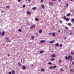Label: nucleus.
Returning <instances> with one entry per match:
<instances>
[{"mask_svg": "<svg viewBox=\"0 0 74 74\" xmlns=\"http://www.w3.org/2000/svg\"><path fill=\"white\" fill-rule=\"evenodd\" d=\"M51 57L52 58H55L56 57V55L55 54H53L51 56Z\"/></svg>", "mask_w": 74, "mask_h": 74, "instance_id": "nucleus-1", "label": "nucleus"}, {"mask_svg": "<svg viewBox=\"0 0 74 74\" xmlns=\"http://www.w3.org/2000/svg\"><path fill=\"white\" fill-rule=\"evenodd\" d=\"M35 27V26L34 25H32L30 28V29H34Z\"/></svg>", "mask_w": 74, "mask_h": 74, "instance_id": "nucleus-2", "label": "nucleus"}, {"mask_svg": "<svg viewBox=\"0 0 74 74\" xmlns=\"http://www.w3.org/2000/svg\"><path fill=\"white\" fill-rule=\"evenodd\" d=\"M68 6H69V3H66V6H65V7L66 8H67Z\"/></svg>", "mask_w": 74, "mask_h": 74, "instance_id": "nucleus-3", "label": "nucleus"}, {"mask_svg": "<svg viewBox=\"0 0 74 74\" xmlns=\"http://www.w3.org/2000/svg\"><path fill=\"white\" fill-rule=\"evenodd\" d=\"M49 5H53V3L52 2H50L49 3Z\"/></svg>", "mask_w": 74, "mask_h": 74, "instance_id": "nucleus-4", "label": "nucleus"}, {"mask_svg": "<svg viewBox=\"0 0 74 74\" xmlns=\"http://www.w3.org/2000/svg\"><path fill=\"white\" fill-rule=\"evenodd\" d=\"M54 41H55V40H52L51 41H50L49 42V43L50 44H53V42H54Z\"/></svg>", "mask_w": 74, "mask_h": 74, "instance_id": "nucleus-5", "label": "nucleus"}, {"mask_svg": "<svg viewBox=\"0 0 74 74\" xmlns=\"http://www.w3.org/2000/svg\"><path fill=\"white\" fill-rule=\"evenodd\" d=\"M45 40H42L40 41V43H44L45 42Z\"/></svg>", "mask_w": 74, "mask_h": 74, "instance_id": "nucleus-6", "label": "nucleus"}, {"mask_svg": "<svg viewBox=\"0 0 74 74\" xmlns=\"http://www.w3.org/2000/svg\"><path fill=\"white\" fill-rule=\"evenodd\" d=\"M4 34H5V32L4 31H3L2 33V36H3L4 35Z\"/></svg>", "mask_w": 74, "mask_h": 74, "instance_id": "nucleus-7", "label": "nucleus"}, {"mask_svg": "<svg viewBox=\"0 0 74 74\" xmlns=\"http://www.w3.org/2000/svg\"><path fill=\"white\" fill-rule=\"evenodd\" d=\"M22 69L24 70H25L26 69V67L25 66H22Z\"/></svg>", "mask_w": 74, "mask_h": 74, "instance_id": "nucleus-8", "label": "nucleus"}, {"mask_svg": "<svg viewBox=\"0 0 74 74\" xmlns=\"http://www.w3.org/2000/svg\"><path fill=\"white\" fill-rule=\"evenodd\" d=\"M41 7L42 8H44V5L43 4H42L41 5Z\"/></svg>", "mask_w": 74, "mask_h": 74, "instance_id": "nucleus-9", "label": "nucleus"}, {"mask_svg": "<svg viewBox=\"0 0 74 74\" xmlns=\"http://www.w3.org/2000/svg\"><path fill=\"white\" fill-rule=\"evenodd\" d=\"M15 71H14V70H12V74H15Z\"/></svg>", "mask_w": 74, "mask_h": 74, "instance_id": "nucleus-10", "label": "nucleus"}, {"mask_svg": "<svg viewBox=\"0 0 74 74\" xmlns=\"http://www.w3.org/2000/svg\"><path fill=\"white\" fill-rule=\"evenodd\" d=\"M39 53H44V51L42 50L40 51Z\"/></svg>", "mask_w": 74, "mask_h": 74, "instance_id": "nucleus-11", "label": "nucleus"}, {"mask_svg": "<svg viewBox=\"0 0 74 74\" xmlns=\"http://www.w3.org/2000/svg\"><path fill=\"white\" fill-rule=\"evenodd\" d=\"M71 58H72V56H68L69 59H70Z\"/></svg>", "mask_w": 74, "mask_h": 74, "instance_id": "nucleus-12", "label": "nucleus"}, {"mask_svg": "<svg viewBox=\"0 0 74 74\" xmlns=\"http://www.w3.org/2000/svg\"><path fill=\"white\" fill-rule=\"evenodd\" d=\"M27 14L28 15H30L31 14V13H30L29 11H27Z\"/></svg>", "mask_w": 74, "mask_h": 74, "instance_id": "nucleus-13", "label": "nucleus"}, {"mask_svg": "<svg viewBox=\"0 0 74 74\" xmlns=\"http://www.w3.org/2000/svg\"><path fill=\"white\" fill-rule=\"evenodd\" d=\"M59 43H56L55 45L56 46V47H58V46H59Z\"/></svg>", "mask_w": 74, "mask_h": 74, "instance_id": "nucleus-14", "label": "nucleus"}, {"mask_svg": "<svg viewBox=\"0 0 74 74\" xmlns=\"http://www.w3.org/2000/svg\"><path fill=\"white\" fill-rule=\"evenodd\" d=\"M71 14V13L67 14H66V16H70Z\"/></svg>", "mask_w": 74, "mask_h": 74, "instance_id": "nucleus-15", "label": "nucleus"}, {"mask_svg": "<svg viewBox=\"0 0 74 74\" xmlns=\"http://www.w3.org/2000/svg\"><path fill=\"white\" fill-rule=\"evenodd\" d=\"M32 10H36V7H34V8H32Z\"/></svg>", "mask_w": 74, "mask_h": 74, "instance_id": "nucleus-16", "label": "nucleus"}, {"mask_svg": "<svg viewBox=\"0 0 74 74\" xmlns=\"http://www.w3.org/2000/svg\"><path fill=\"white\" fill-rule=\"evenodd\" d=\"M41 71H44L45 70V69L44 68H42L41 69Z\"/></svg>", "mask_w": 74, "mask_h": 74, "instance_id": "nucleus-17", "label": "nucleus"}, {"mask_svg": "<svg viewBox=\"0 0 74 74\" xmlns=\"http://www.w3.org/2000/svg\"><path fill=\"white\" fill-rule=\"evenodd\" d=\"M35 21H39V20L38 19V18H35Z\"/></svg>", "mask_w": 74, "mask_h": 74, "instance_id": "nucleus-18", "label": "nucleus"}, {"mask_svg": "<svg viewBox=\"0 0 74 74\" xmlns=\"http://www.w3.org/2000/svg\"><path fill=\"white\" fill-rule=\"evenodd\" d=\"M51 61H53V60H55V58H51Z\"/></svg>", "mask_w": 74, "mask_h": 74, "instance_id": "nucleus-19", "label": "nucleus"}, {"mask_svg": "<svg viewBox=\"0 0 74 74\" xmlns=\"http://www.w3.org/2000/svg\"><path fill=\"white\" fill-rule=\"evenodd\" d=\"M55 36V33H53L52 34V36L54 37Z\"/></svg>", "mask_w": 74, "mask_h": 74, "instance_id": "nucleus-20", "label": "nucleus"}, {"mask_svg": "<svg viewBox=\"0 0 74 74\" xmlns=\"http://www.w3.org/2000/svg\"><path fill=\"white\" fill-rule=\"evenodd\" d=\"M69 18H66V21H69Z\"/></svg>", "mask_w": 74, "mask_h": 74, "instance_id": "nucleus-21", "label": "nucleus"}, {"mask_svg": "<svg viewBox=\"0 0 74 74\" xmlns=\"http://www.w3.org/2000/svg\"><path fill=\"white\" fill-rule=\"evenodd\" d=\"M18 66H21V63H20V62H18Z\"/></svg>", "mask_w": 74, "mask_h": 74, "instance_id": "nucleus-22", "label": "nucleus"}, {"mask_svg": "<svg viewBox=\"0 0 74 74\" xmlns=\"http://www.w3.org/2000/svg\"><path fill=\"white\" fill-rule=\"evenodd\" d=\"M74 21V18H72L71 20V22H73Z\"/></svg>", "mask_w": 74, "mask_h": 74, "instance_id": "nucleus-23", "label": "nucleus"}, {"mask_svg": "<svg viewBox=\"0 0 74 74\" xmlns=\"http://www.w3.org/2000/svg\"><path fill=\"white\" fill-rule=\"evenodd\" d=\"M39 32L40 33H41L42 32V30H41V29L39 30Z\"/></svg>", "mask_w": 74, "mask_h": 74, "instance_id": "nucleus-24", "label": "nucleus"}, {"mask_svg": "<svg viewBox=\"0 0 74 74\" xmlns=\"http://www.w3.org/2000/svg\"><path fill=\"white\" fill-rule=\"evenodd\" d=\"M48 64L51 65V64H52V63H51V62H48Z\"/></svg>", "mask_w": 74, "mask_h": 74, "instance_id": "nucleus-25", "label": "nucleus"}, {"mask_svg": "<svg viewBox=\"0 0 74 74\" xmlns=\"http://www.w3.org/2000/svg\"><path fill=\"white\" fill-rule=\"evenodd\" d=\"M65 59L66 60H67V59H68V57H67V56H66V57H65Z\"/></svg>", "mask_w": 74, "mask_h": 74, "instance_id": "nucleus-26", "label": "nucleus"}, {"mask_svg": "<svg viewBox=\"0 0 74 74\" xmlns=\"http://www.w3.org/2000/svg\"><path fill=\"white\" fill-rule=\"evenodd\" d=\"M71 55H74V53H73V52H71Z\"/></svg>", "mask_w": 74, "mask_h": 74, "instance_id": "nucleus-27", "label": "nucleus"}, {"mask_svg": "<svg viewBox=\"0 0 74 74\" xmlns=\"http://www.w3.org/2000/svg\"><path fill=\"white\" fill-rule=\"evenodd\" d=\"M67 25H68V26H71V23H68Z\"/></svg>", "mask_w": 74, "mask_h": 74, "instance_id": "nucleus-28", "label": "nucleus"}, {"mask_svg": "<svg viewBox=\"0 0 74 74\" xmlns=\"http://www.w3.org/2000/svg\"><path fill=\"white\" fill-rule=\"evenodd\" d=\"M6 8H10V6H7Z\"/></svg>", "mask_w": 74, "mask_h": 74, "instance_id": "nucleus-29", "label": "nucleus"}, {"mask_svg": "<svg viewBox=\"0 0 74 74\" xmlns=\"http://www.w3.org/2000/svg\"><path fill=\"white\" fill-rule=\"evenodd\" d=\"M63 18L64 19H66V17L65 16H64Z\"/></svg>", "mask_w": 74, "mask_h": 74, "instance_id": "nucleus-30", "label": "nucleus"}, {"mask_svg": "<svg viewBox=\"0 0 74 74\" xmlns=\"http://www.w3.org/2000/svg\"><path fill=\"white\" fill-rule=\"evenodd\" d=\"M18 31L19 32H22V30H21V29H18Z\"/></svg>", "mask_w": 74, "mask_h": 74, "instance_id": "nucleus-31", "label": "nucleus"}, {"mask_svg": "<svg viewBox=\"0 0 74 74\" xmlns=\"http://www.w3.org/2000/svg\"><path fill=\"white\" fill-rule=\"evenodd\" d=\"M61 61V60H59L58 61V63H60V62Z\"/></svg>", "mask_w": 74, "mask_h": 74, "instance_id": "nucleus-32", "label": "nucleus"}, {"mask_svg": "<svg viewBox=\"0 0 74 74\" xmlns=\"http://www.w3.org/2000/svg\"><path fill=\"white\" fill-rule=\"evenodd\" d=\"M65 28L66 30H68V29H69V28L67 27H66Z\"/></svg>", "mask_w": 74, "mask_h": 74, "instance_id": "nucleus-33", "label": "nucleus"}, {"mask_svg": "<svg viewBox=\"0 0 74 74\" xmlns=\"http://www.w3.org/2000/svg\"><path fill=\"white\" fill-rule=\"evenodd\" d=\"M50 69H53V67H52V66H50Z\"/></svg>", "mask_w": 74, "mask_h": 74, "instance_id": "nucleus-34", "label": "nucleus"}, {"mask_svg": "<svg viewBox=\"0 0 74 74\" xmlns=\"http://www.w3.org/2000/svg\"><path fill=\"white\" fill-rule=\"evenodd\" d=\"M60 23H62V21H61V20L60 21Z\"/></svg>", "mask_w": 74, "mask_h": 74, "instance_id": "nucleus-35", "label": "nucleus"}, {"mask_svg": "<svg viewBox=\"0 0 74 74\" xmlns=\"http://www.w3.org/2000/svg\"><path fill=\"white\" fill-rule=\"evenodd\" d=\"M60 47H62V45L61 44H60Z\"/></svg>", "mask_w": 74, "mask_h": 74, "instance_id": "nucleus-36", "label": "nucleus"}, {"mask_svg": "<svg viewBox=\"0 0 74 74\" xmlns=\"http://www.w3.org/2000/svg\"><path fill=\"white\" fill-rule=\"evenodd\" d=\"M31 38H32L33 39V38H34V36H31Z\"/></svg>", "mask_w": 74, "mask_h": 74, "instance_id": "nucleus-37", "label": "nucleus"}, {"mask_svg": "<svg viewBox=\"0 0 74 74\" xmlns=\"http://www.w3.org/2000/svg\"><path fill=\"white\" fill-rule=\"evenodd\" d=\"M56 65H55L53 67V68H56Z\"/></svg>", "mask_w": 74, "mask_h": 74, "instance_id": "nucleus-38", "label": "nucleus"}, {"mask_svg": "<svg viewBox=\"0 0 74 74\" xmlns=\"http://www.w3.org/2000/svg\"><path fill=\"white\" fill-rule=\"evenodd\" d=\"M52 34V33L51 32H50V33H49L48 34H49V35H51Z\"/></svg>", "mask_w": 74, "mask_h": 74, "instance_id": "nucleus-39", "label": "nucleus"}, {"mask_svg": "<svg viewBox=\"0 0 74 74\" xmlns=\"http://www.w3.org/2000/svg\"><path fill=\"white\" fill-rule=\"evenodd\" d=\"M25 6H26V5H23V7H25Z\"/></svg>", "mask_w": 74, "mask_h": 74, "instance_id": "nucleus-40", "label": "nucleus"}, {"mask_svg": "<svg viewBox=\"0 0 74 74\" xmlns=\"http://www.w3.org/2000/svg\"><path fill=\"white\" fill-rule=\"evenodd\" d=\"M9 74H11V72H9L8 73Z\"/></svg>", "mask_w": 74, "mask_h": 74, "instance_id": "nucleus-41", "label": "nucleus"}, {"mask_svg": "<svg viewBox=\"0 0 74 74\" xmlns=\"http://www.w3.org/2000/svg\"><path fill=\"white\" fill-rule=\"evenodd\" d=\"M43 0H41V3H43Z\"/></svg>", "mask_w": 74, "mask_h": 74, "instance_id": "nucleus-42", "label": "nucleus"}, {"mask_svg": "<svg viewBox=\"0 0 74 74\" xmlns=\"http://www.w3.org/2000/svg\"><path fill=\"white\" fill-rule=\"evenodd\" d=\"M8 56H10V54H8Z\"/></svg>", "mask_w": 74, "mask_h": 74, "instance_id": "nucleus-43", "label": "nucleus"}, {"mask_svg": "<svg viewBox=\"0 0 74 74\" xmlns=\"http://www.w3.org/2000/svg\"><path fill=\"white\" fill-rule=\"evenodd\" d=\"M8 39H9V38H5V40H8Z\"/></svg>", "mask_w": 74, "mask_h": 74, "instance_id": "nucleus-44", "label": "nucleus"}, {"mask_svg": "<svg viewBox=\"0 0 74 74\" xmlns=\"http://www.w3.org/2000/svg\"><path fill=\"white\" fill-rule=\"evenodd\" d=\"M72 64H74V61L72 62Z\"/></svg>", "mask_w": 74, "mask_h": 74, "instance_id": "nucleus-45", "label": "nucleus"}, {"mask_svg": "<svg viewBox=\"0 0 74 74\" xmlns=\"http://www.w3.org/2000/svg\"><path fill=\"white\" fill-rule=\"evenodd\" d=\"M21 0H18V2H20Z\"/></svg>", "mask_w": 74, "mask_h": 74, "instance_id": "nucleus-46", "label": "nucleus"}, {"mask_svg": "<svg viewBox=\"0 0 74 74\" xmlns=\"http://www.w3.org/2000/svg\"><path fill=\"white\" fill-rule=\"evenodd\" d=\"M31 66L32 67H33L34 66L33 64H32Z\"/></svg>", "mask_w": 74, "mask_h": 74, "instance_id": "nucleus-47", "label": "nucleus"}, {"mask_svg": "<svg viewBox=\"0 0 74 74\" xmlns=\"http://www.w3.org/2000/svg\"><path fill=\"white\" fill-rule=\"evenodd\" d=\"M72 34H73V33L72 32H71L70 33V34H71V35Z\"/></svg>", "mask_w": 74, "mask_h": 74, "instance_id": "nucleus-48", "label": "nucleus"}, {"mask_svg": "<svg viewBox=\"0 0 74 74\" xmlns=\"http://www.w3.org/2000/svg\"><path fill=\"white\" fill-rule=\"evenodd\" d=\"M74 72V69H72V72Z\"/></svg>", "mask_w": 74, "mask_h": 74, "instance_id": "nucleus-49", "label": "nucleus"}, {"mask_svg": "<svg viewBox=\"0 0 74 74\" xmlns=\"http://www.w3.org/2000/svg\"><path fill=\"white\" fill-rule=\"evenodd\" d=\"M58 1L59 2H60V1H61V0H58Z\"/></svg>", "mask_w": 74, "mask_h": 74, "instance_id": "nucleus-50", "label": "nucleus"}, {"mask_svg": "<svg viewBox=\"0 0 74 74\" xmlns=\"http://www.w3.org/2000/svg\"><path fill=\"white\" fill-rule=\"evenodd\" d=\"M61 70H62V71H63V70L62 69H60Z\"/></svg>", "mask_w": 74, "mask_h": 74, "instance_id": "nucleus-51", "label": "nucleus"}, {"mask_svg": "<svg viewBox=\"0 0 74 74\" xmlns=\"http://www.w3.org/2000/svg\"><path fill=\"white\" fill-rule=\"evenodd\" d=\"M70 71H72V70L70 69Z\"/></svg>", "mask_w": 74, "mask_h": 74, "instance_id": "nucleus-52", "label": "nucleus"}, {"mask_svg": "<svg viewBox=\"0 0 74 74\" xmlns=\"http://www.w3.org/2000/svg\"><path fill=\"white\" fill-rule=\"evenodd\" d=\"M8 42H10L9 41V40H8Z\"/></svg>", "mask_w": 74, "mask_h": 74, "instance_id": "nucleus-53", "label": "nucleus"}, {"mask_svg": "<svg viewBox=\"0 0 74 74\" xmlns=\"http://www.w3.org/2000/svg\"><path fill=\"white\" fill-rule=\"evenodd\" d=\"M64 40H66V38H64Z\"/></svg>", "mask_w": 74, "mask_h": 74, "instance_id": "nucleus-54", "label": "nucleus"}, {"mask_svg": "<svg viewBox=\"0 0 74 74\" xmlns=\"http://www.w3.org/2000/svg\"><path fill=\"white\" fill-rule=\"evenodd\" d=\"M73 60V58H72L71 59V61Z\"/></svg>", "mask_w": 74, "mask_h": 74, "instance_id": "nucleus-55", "label": "nucleus"}, {"mask_svg": "<svg viewBox=\"0 0 74 74\" xmlns=\"http://www.w3.org/2000/svg\"><path fill=\"white\" fill-rule=\"evenodd\" d=\"M52 1H56V0H52Z\"/></svg>", "mask_w": 74, "mask_h": 74, "instance_id": "nucleus-56", "label": "nucleus"}, {"mask_svg": "<svg viewBox=\"0 0 74 74\" xmlns=\"http://www.w3.org/2000/svg\"><path fill=\"white\" fill-rule=\"evenodd\" d=\"M71 1H73V0H71Z\"/></svg>", "mask_w": 74, "mask_h": 74, "instance_id": "nucleus-57", "label": "nucleus"}, {"mask_svg": "<svg viewBox=\"0 0 74 74\" xmlns=\"http://www.w3.org/2000/svg\"><path fill=\"white\" fill-rule=\"evenodd\" d=\"M31 1V0H28L29 1Z\"/></svg>", "mask_w": 74, "mask_h": 74, "instance_id": "nucleus-58", "label": "nucleus"}, {"mask_svg": "<svg viewBox=\"0 0 74 74\" xmlns=\"http://www.w3.org/2000/svg\"><path fill=\"white\" fill-rule=\"evenodd\" d=\"M1 12H3V11H1Z\"/></svg>", "mask_w": 74, "mask_h": 74, "instance_id": "nucleus-59", "label": "nucleus"}, {"mask_svg": "<svg viewBox=\"0 0 74 74\" xmlns=\"http://www.w3.org/2000/svg\"><path fill=\"white\" fill-rule=\"evenodd\" d=\"M60 32V30L58 31V32Z\"/></svg>", "mask_w": 74, "mask_h": 74, "instance_id": "nucleus-60", "label": "nucleus"}, {"mask_svg": "<svg viewBox=\"0 0 74 74\" xmlns=\"http://www.w3.org/2000/svg\"><path fill=\"white\" fill-rule=\"evenodd\" d=\"M1 35V32L0 31V35Z\"/></svg>", "mask_w": 74, "mask_h": 74, "instance_id": "nucleus-61", "label": "nucleus"}, {"mask_svg": "<svg viewBox=\"0 0 74 74\" xmlns=\"http://www.w3.org/2000/svg\"><path fill=\"white\" fill-rule=\"evenodd\" d=\"M36 34L37 35V33H36Z\"/></svg>", "mask_w": 74, "mask_h": 74, "instance_id": "nucleus-62", "label": "nucleus"}, {"mask_svg": "<svg viewBox=\"0 0 74 74\" xmlns=\"http://www.w3.org/2000/svg\"><path fill=\"white\" fill-rule=\"evenodd\" d=\"M73 23H74V21H73Z\"/></svg>", "mask_w": 74, "mask_h": 74, "instance_id": "nucleus-63", "label": "nucleus"}, {"mask_svg": "<svg viewBox=\"0 0 74 74\" xmlns=\"http://www.w3.org/2000/svg\"><path fill=\"white\" fill-rule=\"evenodd\" d=\"M73 28H74V27H73Z\"/></svg>", "mask_w": 74, "mask_h": 74, "instance_id": "nucleus-64", "label": "nucleus"}]
</instances>
